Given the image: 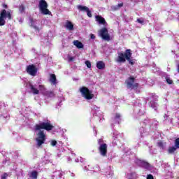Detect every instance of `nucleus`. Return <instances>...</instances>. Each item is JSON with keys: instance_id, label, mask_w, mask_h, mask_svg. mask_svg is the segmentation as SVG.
Masks as SVG:
<instances>
[{"instance_id": "f257e3e1", "label": "nucleus", "mask_w": 179, "mask_h": 179, "mask_svg": "<svg viewBox=\"0 0 179 179\" xmlns=\"http://www.w3.org/2000/svg\"><path fill=\"white\" fill-rule=\"evenodd\" d=\"M119 64L126 62L127 61L130 65H135V59H132V52L131 49H127L124 52H118L117 57L115 59Z\"/></svg>"}, {"instance_id": "f03ea898", "label": "nucleus", "mask_w": 179, "mask_h": 179, "mask_svg": "<svg viewBox=\"0 0 179 179\" xmlns=\"http://www.w3.org/2000/svg\"><path fill=\"white\" fill-rule=\"evenodd\" d=\"M41 129H45V131H52L54 129V125L48 120L35 125V131H41Z\"/></svg>"}, {"instance_id": "7ed1b4c3", "label": "nucleus", "mask_w": 179, "mask_h": 179, "mask_svg": "<svg viewBox=\"0 0 179 179\" xmlns=\"http://www.w3.org/2000/svg\"><path fill=\"white\" fill-rule=\"evenodd\" d=\"M80 92L81 93L83 97L86 99V100H92L94 97V94L92 91L89 90V88L86 87H82L80 88Z\"/></svg>"}, {"instance_id": "20e7f679", "label": "nucleus", "mask_w": 179, "mask_h": 179, "mask_svg": "<svg viewBox=\"0 0 179 179\" xmlns=\"http://www.w3.org/2000/svg\"><path fill=\"white\" fill-rule=\"evenodd\" d=\"M48 4L45 0H40L39 1V9L42 15H51V11L48 9Z\"/></svg>"}, {"instance_id": "39448f33", "label": "nucleus", "mask_w": 179, "mask_h": 179, "mask_svg": "<svg viewBox=\"0 0 179 179\" xmlns=\"http://www.w3.org/2000/svg\"><path fill=\"white\" fill-rule=\"evenodd\" d=\"M125 83L127 85V89H138L139 87V84L138 83H135V78L130 76L126 80Z\"/></svg>"}, {"instance_id": "423d86ee", "label": "nucleus", "mask_w": 179, "mask_h": 179, "mask_svg": "<svg viewBox=\"0 0 179 179\" xmlns=\"http://www.w3.org/2000/svg\"><path fill=\"white\" fill-rule=\"evenodd\" d=\"M38 138H36L37 145L38 147L43 145L45 142V134H44V131L40 130L39 132L37 134Z\"/></svg>"}, {"instance_id": "0eeeda50", "label": "nucleus", "mask_w": 179, "mask_h": 179, "mask_svg": "<svg viewBox=\"0 0 179 179\" xmlns=\"http://www.w3.org/2000/svg\"><path fill=\"white\" fill-rule=\"evenodd\" d=\"M99 34L102 40H105V41H110V40H111V37L110 36V34H108V29L106 27L102 28L99 31Z\"/></svg>"}, {"instance_id": "6e6552de", "label": "nucleus", "mask_w": 179, "mask_h": 179, "mask_svg": "<svg viewBox=\"0 0 179 179\" xmlns=\"http://www.w3.org/2000/svg\"><path fill=\"white\" fill-rule=\"evenodd\" d=\"M38 71V69L34 64H29L27 66L26 71L29 75H31V76H36Z\"/></svg>"}, {"instance_id": "1a4fd4ad", "label": "nucleus", "mask_w": 179, "mask_h": 179, "mask_svg": "<svg viewBox=\"0 0 179 179\" xmlns=\"http://www.w3.org/2000/svg\"><path fill=\"white\" fill-rule=\"evenodd\" d=\"M98 150L101 156H103V157L107 156V145L106 143H103L102 144H100Z\"/></svg>"}, {"instance_id": "9d476101", "label": "nucleus", "mask_w": 179, "mask_h": 179, "mask_svg": "<svg viewBox=\"0 0 179 179\" xmlns=\"http://www.w3.org/2000/svg\"><path fill=\"white\" fill-rule=\"evenodd\" d=\"M5 18H6V10L3 9L0 13V26H5Z\"/></svg>"}, {"instance_id": "9b49d317", "label": "nucleus", "mask_w": 179, "mask_h": 179, "mask_svg": "<svg viewBox=\"0 0 179 179\" xmlns=\"http://www.w3.org/2000/svg\"><path fill=\"white\" fill-rule=\"evenodd\" d=\"M139 165L141 167H144V169H149V167H150V164H149L148 162L146 161H143V160H139Z\"/></svg>"}, {"instance_id": "f8f14e48", "label": "nucleus", "mask_w": 179, "mask_h": 179, "mask_svg": "<svg viewBox=\"0 0 179 179\" xmlns=\"http://www.w3.org/2000/svg\"><path fill=\"white\" fill-rule=\"evenodd\" d=\"M95 18L99 24H106V20L101 15H96Z\"/></svg>"}, {"instance_id": "ddd939ff", "label": "nucleus", "mask_w": 179, "mask_h": 179, "mask_svg": "<svg viewBox=\"0 0 179 179\" xmlns=\"http://www.w3.org/2000/svg\"><path fill=\"white\" fill-rule=\"evenodd\" d=\"M65 27L70 31H72V30H73V24H72L71 21L67 20L66 22Z\"/></svg>"}, {"instance_id": "4468645a", "label": "nucleus", "mask_w": 179, "mask_h": 179, "mask_svg": "<svg viewBox=\"0 0 179 179\" xmlns=\"http://www.w3.org/2000/svg\"><path fill=\"white\" fill-rule=\"evenodd\" d=\"M96 68L98 69H105L106 64L103 61H99L96 62Z\"/></svg>"}, {"instance_id": "2eb2a0df", "label": "nucleus", "mask_w": 179, "mask_h": 179, "mask_svg": "<svg viewBox=\"0 0 179 179\" xmlns=\"http://www.w3.org/2000/svg\"><path fill=\"white\" fill-rule=\"evenodd\" d=\"M73 45H76V47L78 49L83 48V43L82 42L79 41L78 40H75L73 42Z\"/></svg>"}, {"instance_id": "dca6fc26", "label": "nucleus", "mask_w": 179, "mask_h": 179, "mask_svg": "<svg viewBox=\"0 0 179 179\" xmlns=\"http://www.w3.org/2000/svg\"><path fill=\"white\" fill-rule=\"evenodd\" d=\"M50 82L52 83V85H57V76H55V74H50Z\"/></svg>"}, {"instance_id": "f3484780", "label": "nucleus", "mask_w": 179, "mask_h": 179, "mask_svg": "<svg viewBox=\"0 0 179 179\" xmlns=\"http://www.w3.org/2000/svg\"><path fill=\"white\" fill-rule=\"evenodd\" d=\"M43 94L46 96V97H55V94H54L52 91H45Z\"/></svg>"}, {"instance_id": "a211bd4d", "label": "nucleus", "mask_w": 179, "mask_h": 179, "mask_svg": "<svg viewBox=\"0 0 179 179\" xmlns=\"http://www.w3.org/2000/svg\"><path fill=\"white\" fill-rule=\"evenodd\" d=\"M77 9H78V10L80 12H87V10L89 9V7H87L86 6L78 5L77 6Z\"/></svg>"}, {"instance_id": "6ab92c4d", "label": "nucleus", "mask_w": 179, "mask_h": 179, "mask_svg": "<svg viewBox=\"0 0 179 179\" xmlns=\"http://www.w3.org/2000/svg\"><path fill=\"white\" fill-rule=\"evenodd\" d=\"M29 87L34 94H38L40 93V91H38V90H37L36 87H34V85L31 84L29 85Z\"/></svg>"}, {"instance_id": "aec40b11", "label": "nucleus", "mask_w": 179, "mask_h": 179, "mask_svg": "<svg viewBox=\"0 0 179 179\" xmlns=\"http://www.w3.org/2000/svg\"><path fill=\"white\" fill-rule=\"evenodd\" d=\"M177 149H178V148L177 147H176V145L169 147L168 149V152L170 155H173V153H174V152H176V150H177Z\"/></svg>"}, {"instance_id": "412c9836", "label": "nucleus", "mask_w": 179, "mask_h": 179, "mask_svg": "<svg viewBox=\"0 0 179 179\" xmlns=\"http://www.w3.org/2000/svg\"><path fill=\"white\" fill-rule=\"evenodd\" d=\"M29 22L31 23V27H34V29H35V30H38V31H39V29H38V27L34 25V20L33 18H29Z\"/></svg>"}, {"instance_id": "4be33fe9", "label": "nucleus", "mask_w": 179, "mask_h": 179, "mask_svg": "<svg viewBox=\"0 0 179 179\" xmlns=\"http://www.w3.org/2000/svg\"><path fill=\"white\" fill-rule=\"evenodd\" d=\"M38 176V173H37V171H33L31 173L30 177H31V178H34V179H37Z\"/></svg>"}, {"instance_id": "5701e85b", "label": "nucleus", "mask_w": 179, "mask_h": 179, "mask_svg": "<svg viewBox=\"0 0 179 179\" xmlns=\"http://www.w3.org/2000/svg\"><path fill=\"white\" fill-rule=\"evenodd\" d=\"M6 17L8 19V20H12L13 17H12V14H10V12L8 11L6 12Z\"/></svg>"}, {"instance_id": "b1692460", "label": "nucleus", "mask_w": 179, "mask_h": 179, "mask_svg": "<svg viewBox=\"0 0 179 179\" xmlns=\"http://www.w3.org/2000/svg\"><path fill=\"white\" fill-rule=\"evenodd\" d=\"M25 9H26V8L23 6V4H22L19 6V12H20L21 13H24Z\"/></svg>"}, {"instance_id": "393cba45", "label": "nucleus", "mask_w": 179, "mask_h": 179, "mask_svg": "<svg viewBox=\"0 0 179 179\" xmlns=\"http://www.w3.org/2000/svg\"><path fill=\"white\" fill-rule=\"evenodd\" d=\"M150 104L152 108H157V103L155 102L154 101H151L150 102Z\"/></svg>"}, {"instance_id": "a878e982", "label": "nucleus", "mask_w": 179, "mask_h": 179, "mask_svg": "<svg viewBox=\"0 0 179 179\" xmlns=\"http://www.w3.org/2000/svg\"><path fill=\"white\" fill-rule=\"evenodd\" d=\"M174 144H175L176 148L179 149V138H176V140L174 141Z\"/></svg>"}, {"instance_id": "bb28decb", "label": "nucleus", "mask_w": 179, "mask_h": 179, "mask_svg": "<svg viewBox=\"0 0 179 179\" xmlns=\"http://www.w3.org/2000/svg\"><path fill=\"white\" fill-rule=\"evenodd\" d=\"M122 6H124V3H120L116 7L114 8V10H118V8H122Z\"/></svg>"}, {"instance_id": "cd10ccee", "label": "nucleus", "mask_w": 179, "mask_h": 179, "mask_svg": "<svg viewBox=\"0 0 179 179\" xmlns=\"http://www.w3.org/2000/svg\"><path fill=\"white\" fill-rule=\"evenodd\" d=\"M87 13V15L88 16V17H92L93 15H92V10H90V8H88L86 11Z\"/></svg>"}, {"instance_id": "c85d7f7f", "label": "nucleus", "mask_w": 179, "mask_h": 179, "mask_svg": "<svg viewBox=\"0 0 179 179\" xmlns=\"http://www.w3.org/2000/svg\"><path fill=\"white\" fill-rule=\"evenodd\" d=\"M157 146H159V148H161V149H164V145L163 144V142L159 141L157 143Z\"/></svg>"}, {"instance_id": "c756f323", "label": "nucleus", "mask_w": 179, "mask_h": 179, "mask_svg": "<svg viewBox=\"0 0 179 179\" xmlns=\"http://www.w3.org/2000/svg\"><path fill=\"white\" fill-rule=\"evenodd\" d=\"M85 65L88 68H92V63H90V62L89 60L85 61Z\"/></svg>"}, {"instance_id": "7c9ffc66", "label": "nucleus", "mask_w": 179, "mask_h": 179, "mask_svg": "<svg viewBox=\"0 0 179 179\" xmlns=\"http://www.w3.org/2000/svg\"><path fill=\"white\" fill-rule=\"evenodd\" d=\"M166 80L168 85H173V80H171L170 78H166Z\"/></svg>"}, {"instance_id": "2f4dec72", "label": "nucleus", "mask_w": 179, "mask_h": 179, "mask_svg": "<svg viewBox=\"0 0 179 179\" xmlns=\"http://www.w3.org/2000/svg\"><path fill=\"white\" fill-rule=\"evenodd\" d=\"M137 22L138 23H140V24H143V23H145V21H143V20H141L140 18L137 19Z\"/></svg>"}, {"instance_id": "473e14b6", "label": "nucleus", "mask_w": 179, "mask_h": 179, "mask_svg": "<svg viewBox=\"0 0 179 179\" xmlns=\"http://www.w3.org/2000/svg\"><path fill=\"white\" fill-rule=\"evenodd\" d=\"M152 99H154L155 100H157L159 99V96L156 95V94H152Z\"/></svg>"}, {"instance_id": "72a5a7b5", "label": "nucleus", "mask_w": 179, "mask_h": 179, "mask_svg": "<svg viewBox=\"0 0 179 179\" xmlns=\"http://www.w3.org/2000/svg\"><path fill=\"white\" fill-rule=\"evenodd\" d=\"M115 118V120H120V118H121V115L120 113H116Z\"/></svg>"}, {"instance_id": "f704fd0d", "label": "nucleus", "mask_w": 179, "mask_h": 179, "mask_svg": "<svg viewBox=\"0 0 179 179\" xmlns=\"http://www.w3.org/2000/svg\"><path fill=\"white\" fill-rule=\"evenodd\" d=\"M103 142H104V141L103 140V138H99L98 140V143H99V146H100V145H103Z\"/></svg>"}, {"instance_id": "c9c22d12", "label": "nucleus", "mask_w": 179, "mask_h": 179, "mask_svg": "<svg viewBox=\"0 0 179 179\" xmlns=\"http://www.w3.org/2000/svg\"><path fill=\"white\" fill-rule=\"evenodd\" d=\"M40 90H45V87L43 85H39Z\"/></svg>"}, {"instance_id": "e433bc0d", "label": "nucleus", "mask_w": 179, "mask_h": 179, "mask_svg": "<svg viewBox=\"0 0 179 179\" xmlns=\"http://www.w3.org/2000/svg\"><path fill=\"white\" fill-rule=\"evenodd\" d=\"M51 145L52 146H57V141H55V140L52 141Z\"/></svg>"}, {"instance_id": "4c0bfd02", "label": "nucleus", "mask_w": 179, "mask_h": 179, "mask_svg": "<svg viewBox=\"0 0 179 179\" xmlns=\"http://www.w3.org/2000/svg\"><path fill=\"white\" fill-rule=\"evenodd\" d=\"M147 179H155V178H153V175L149 174L147 176Z\"/></svg>"}, {"instance_id": "58836bf2", "label": "nucleus", "mask_w": 179, "mask_h": 179, "mask_svg": "<svg viewBox=\"0 0 179 179\" xmlns=\"http://www.w3.org/2000/svg\"><path fill=\"white\" fill-rule=\"evenodd\" d=\"M6 177H8V173H4L1 176V179H6Z\"/></svg>"}, {"instance_id": "ea45409f", "label": "nucleus", "mask_w": 179, "mask_h": 179, "mask_svg": "<svg viewBox=\"0 0 179 179\" xmlns=\"http://www.w3.org/2000/svg\"><path fill=\"white\" fill-rule=\"evenodd\" d=\"M90 38H91L92 40H94V38H96V36H94V34H90Z\"/></svg>"}, {"instance_id": "a19ab883", "label": "nucleus", "mask_w": 179, "mask_h": 179, "mask_svg": "<svg viewBox=\"0 0 179 179\" xmlns=\"http://www.w3.org/2000/svg\"><path fill=\"white\" fill-rule=\"evenodd\" d=\"M3 8H4L5 9H8V5L7 4H3Z\"/></svg>"}, {"instance_id": "79ce46f5", "label": "nucleus", "mask_w": 179, "mask_h": 179, "mask_svg": "<svg viewBox=\"0 0 179 179\" xmlns=\"http://www.w3.org/2000/svg\"><path fill=\"white\" fill-rule=\"evenodd\" d=\"M74 58L73 57H71L69 58V61L72 62L73 61Z\"/></svg>"}, {"instance_id": "37998d69", "label": "nucleus", "mask_w": 179, "mask_h": 179, "mask_svg": "<svg viewBox=\"0 0 179 179\" xmlns=\"http://www.w3.org/2000/svg\"><path fill=\"white\" fill-rule=\"evenodd\" d=\"M178 71H179V66H178Z\"/></svg>"}]
</instances>
